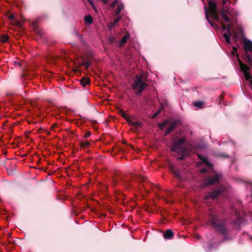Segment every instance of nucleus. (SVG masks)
<instances>
[{
  "label": "nucleus",
  "instance_id": "1",
  "mask_svg": "<svg viewBox=\"0 0 252 252\" xmlns=\"http://www.w3.org/2000/svg\"><path fill=\"white\" fill-rule=\"evenodd\" d=\"M209 221L212 228L214 231L222 237V242L230 240L229 229L223 220L218 218L214 211L210 210L209 212Z\"/></svg>",
  "mask_w": 252,
  "mask_h": 252
},
{
  "label": "nucleus",
  "instance_id": "2",
  "mask_svg": "<svg viewBox=\"0 0 252 252\" xmlns=\"http://www.w3.org/2000/svg\"><path fill=\"white\" fill-rule=\"evenodd\" d=\"M186 142L185 139L181 138L175 141L171 149V151L176 154L175 156L178 159H184L187 154V150L184 144Z\"/></svg>",
  "mask_w": 252,
  "mask_h": 252
},
{
  "label": "nucleus",
  "instance_id": "3",
  "mask_svg": "<svg viewBox=\"0 0 252 252\" xmlns=\"http://www.w3.org/2000/svg\"><path fill=\"white\" fill-rule=\"evenodd\" d=\"M144 77L142 75H136V78L132 84V88L136 90L135 94L136 95H140L143 90L148 86V85L143 81Z\"/></svg>",
  "mask_w": 252,
  "mask_h": 252
},
{
  "label": "nucleus",
  "instance_id": "4",
  "mask_svg": "<svg viewBox=\"0 0 252 252\" xmlns=\"http://www.w3.org/2000/svg\"><path fill=\"white\" fill-rule=\"evenodd\" d=\"M133 179L139 183V189L142 190L143 189L146 192H148L150 189H152L154 186L147 181L145 177L141 175L135 176Z\"/></svg>",
  "mask_w": 252,
  "mask_h": 252
},
{
  "label": "nucleus",
  "instance_id": "5",
  "mask_svg": "<svg viewBox=\"0 0 252 252\" xmlns=\"http://www.w3.org/2000/svg\"><path fill=\"white\" fill-rule=\"evenodd\" d=\"M222 179V175L220 173H215L214 175L209 177L204 180L203 187L209 186L219 184Z\"/></svg>",
  "mask_w": 252,
  "mask_h": 252
},
{
  "label": "nucleus",
  "instance_id": "6",
  "mask_svg": "<svg viewBox=\"0 0 252 252\" xmlns=\"http://www.w3.org/2000/svg\"><path fill=\"white\" fill-rule=\"evenodd\" d=\"M210 13L211 15V18L216 21L219 20V15L217 9V6L216 1L214 0H209L208 1Z\"/></svg>",
  "mask_w": 252,
  "mask_h": 252
},
{
  "label": "nucleus",
  "instance_id": "7",
  "mask_svg": "<svg viewBox=\"0 0 252 252\" xmlns=\"http://www.w3.org/2000/svg\"><path fill=\"white\" fill-rule=\"evenodd\" d=\"M223 190V187H221L220 189L215 190L213 192H210L207 195L204 197L205 200H207L209 198L215 199L218 196L220 195Z\"/></svg>",
  "mask_w": 252,
  "mask_h": 252
},
{
  "label": "nucleus",
  "instance_id": "8",
  "mask_svg": "<svg viewBox=\"0 0 252 252\" xmlns=\"http://www.w3.org/2000/svg\"><path fill=\"white\" fill-rule=\"evenodd\" d=\"M223 1V0H222ZM229 0H228V1L226 2V3L223 4V2H222V4L223 6V8H222V9L220 11V16L221 18L224 20L226 23H229L230 22V19L228 17V16L226 15V13H227V11L225 9V7H227V6L226 5L227 3L229 2Z\"/></svg>",
  "mask_w": 252,
  "mask_h": 252
},
{
  "label": "nucleus",
  "instance_id": "9",
  "mask_svg": "<svg viewBox=\"0 0 252 252\" xmlns=\"http://www.w3.org/2000/svg\"><path fill=\"white\" fill-rule=\"evenodd\" d=\"M244 48L246 52H252V42L249 39L245 38L244 40Z\"/></svg>",
  "mask_w": 252,
  "mask_h": 252
},
{
  "label": "nucleus",
  "instance_id": "10",
  "mask_svg": "<svg viewBox=\"0 0 252 252\" xmlns=\"http://www.w3.org/2000/svg\"><path fill=\"white\" fill-rule=\"evenodd\" d=\"M198 157L200 159H201L208 167L212 168L213 165L210 163L206 157H205L202 155H198Z\"/></svg>",
  "mask_w": 252,
  "mask_h": 252
},
{
  "label": "nucleus",
  "instance_id": "11",
  "mask_svg": "<svg viewBox=\"0 0 252 252\" xmlns=\"http://www.w3.org/2000/svg\"><path fill=\"white\" fill-rule=\"evenodd\" d=\"M174 236V233L171 229H167L163 234V237L167 239H170Z\"/></svg>",
  "mask_w": 252,
  "mask_h": 252
},
{
  "label": "nucleus",
  "instance_id": "12",
  "mask_svg": "<svg viewBox=\"0 0 252 252\" xmlns=\"http://www.w3.org/2000/svg\"><path fill=\"white\" fill-rule=\"evenodd\" d=\"M180 123V121L178 120H176L174 121H173L170 125V126L168 128L167 130L169 131L170 133L175 129L176 126L179 124Z\"/></svg>",
  "mask_w": 252,
  "mask_h": 252
},
{
  "label": "nucleus",
  "instance_id": "13",
  "mask_svg": "<svg viewBox=\"0 0 252 252\" xmlns=\"http://www.w3.org/2000/svg\"><path fill=\"white\" fill-rule=\"evenodd\" d=\"M239 62L240 67L244 73L247 72L250 70V67L247 65L244 64L241 61H239Z\"/></svg>",
  "mask_w": 252,
  "mask_h": 252
},
{
  "label": "nucleus",
  "instance_id": "14",
  "mask_svg": "<svg viewBox=\"0 0 252 252\" xmlns=\"http://www.w3.org/2000/svg\"><path fill=\"white\" fill-rule=\"evenodd\" d=\"M121 19V17L119 16L115 18L113 22H111L109 24L108 28L110 29L114 28L116 24H117L119 21Z\"/></svg>",
  "mask_w": 252,
  "mask_h": 252
},
{
  "label": "nucleus",
  "instance_id": "15",
  "mask_svg": "<svg viewBox=\"0 0 252 252\" xmlns=\"http://www.w3.org/2000/svg\"><path fill=\"white\" fill-rule=\"evenodd\" d=\"M130 125L132 126L135 128H137L142 126V123L140 121H133L130 122Z\"/></svg>",
  "mask_w": 252,
  "mask_h": 252
},
{
  "label": "nucleus",
  "instance_id": "16",
  "mask_svg": "<svg viewBox=\"0 0 252 252\" xmlns=\"http://www.w3.org/2000/svg\"><path fill=\"white\" fill-rule=\"evenodd\" d=\"M90 83V80L88 78H82L80 80V84L85 87L87 85L89 84Z\"/></svg>",
  "mask_w": 252,
  "mask_h": 252
},
{
  "label": "nucleus",
  "instance_id": "17",
  "mask_svg": "<svg viewBox=\"0 0 252 252\" xmlns=\"http://www.w3.org/2000/svg\"><path fill=\"white\" fill-rule=\"evenodd\" d=\"M129 37V35L128 34L125 35L123 37V38H122V39L121 40V41L120 42V45L121 46L124 45L126 44V42L127 40Z\"/></svg>",
  "mask_w": 252,
  "mask_h": 252
},
{
  "label": "nucleus",
  "instance_id": "18",
  "mask_svg": "<svg viewBox=\"0 0 252 252\" xmlns=\"http://www.w3.org/2000/svg\"><path fill=\"white\" fill-rule=\"evenodd\" d=\"M9 38V36L7 34H2L0 36V42L2 43L6 42Z\"/></svg>",
  "mask_w": 252,
  "mask_h": 252
},
{
  "label": "nucleus",
  "instance_id": "19",
  "mask_svg": "<svg viewBox=\"0 0 252 252\" xmlns=\"http://www.w3.org/2000/svg\"><path fill=\"white\" fill-rule=\"evenodd\" d=\"M221 25L222 27V28L224 30H226L227 32L229 33L230 32V25L229 24L226 25L225 24H224L222 22H221Z\"/></svg>",
  "mask_w": 252,
  "mask_h": 252
},
{
  "label": "nucleus",
  "instance_id": "20",
  "mask_svg": "<svg viewBox=\"0 0 252 252\" xmlns=\"http://www.w3.org/2000/svg\"><path fill=\"white\" fill-rule=\"evenodd\" d=\"M84 21H85L86 23H88L89 24H91L93 22V20L92 16L89 15L85 17Z\"/></svg>",
  "mask_w": 252,
  "mask_h": 252
},
{
  "label": "nucleus",
  "instance_id": "21",
  "mask_svg": "<svg viewBox=\"0 0 252 252\" xmlns=\"http://www.w3.org/2000/svg\"><path fill=\"white\" fill-rule=\"evenodd\" d=\"M231 35V32L229 33H224L223 37H224L226 43H230V36Z\"/></svg>",
  "mask_w": 252,
  "mask_h": 252
},
{
  "label": "nucleus",
  "instance_id": "22",
  "mask_svg": "<svg viewBox=\"0 0 252 252\" xmlns=\"http://www.w3.org/2000/svg\"><path fill=\"white\" fill-rule=\"evenodd\" d=\"M163 109V107L161 105L160 107L158 108V109L157 111V112L152 116V118L153 119L156 118L161 112V111Z\"/></svg>",
  "mask_w": 252,
  "mask_h": 252
},
{
  "label": "nucleus",
  "instance_id": "23",
  "mask_svg": "<svg viewBox=\"0 0 252 252\" xmlns=\"http://www.w3.org/2000/svg\"><path fill=\"white\" fill-rule=\"evenodd\" d=\"M90 142L88 141L80 142V146L81 148H86L90 146Z\"/></svg>",
  "mask_w": 252,
  "mask_h": 252
},
{
  "label": "nucleus",
  "instance_id": "24",
  "mask_svg": "<svg viewBox=\"0 0 252 252\" xmlns=\"http://www.w3.org/2000/svg\"><path fill=\"white\" fill-rule=\"evenodd\" d=\"M122 183L123 186H125L126 188L129 187L131 186L130 181L128 180L122 179Z\"/></svg>",
  "mask_w": 252,
  "mask_h": 252
},
{
  "label": "nucleus",
  "instance_id": "25",
  "mask_svg": "<svg viewBox=\"0 0 252 252\" xmlns=\"http://www.w3.org/2000/svg\"><path fill=\"white\" fill-rule=\"evenodd\" d=\"M205 16L206 18L207 19L208 22L210 23V24L213 26H215V24L213 22L211 21V20H210L209 12L208 10L207 9L205 11Z\"/></svg>",
  "mask_w": 252,
  "mask_h": 252
},
{
  "label": "nucleus",
  "instance_id": "26",
  "mask_svg": "<svg viewBox=\"0 0 252 252\" xmlns=\"http://www.w3.org/2000/svg\"><path fill=\"white\" fill-rule=\"evenodd\" d=\"M124 6L123 4L121 3L120 5H119L117 7V10L115 12L116 15H118L121 12V10L124 8Z\"/></svg>",
  "mask_w": 252,
  "mask_h": 252
},
{
  "label": "nucleus",
  "instance_id": "27",
  "mask_svg": "<svg viewBox=\"0 0 252 252\" xmlns=\"http://www.w3.org/2000/svg\"><path fill=\"white\" fill-rule=\"evenodd\" d=\"M203 103H204V102L203 101H196V102H194L193 104L195 107H196L198 108H201L202 107Z\"/></svg>",
  "mask_w": 252,
  "mask_h": 252
},
{
  "label": "nucleus",
  "instance_id": "28",
  "mask_svg": "<svg viewBox=\"0 0 252 252\" xmlns=\"http://www.w3.org/2000/svg\"><path fill=\"white\" fill-rule=\"evenodd\" d=\"M168 123H169L168 120H166L162 123L158 125L159 128L161 129H162L163 128V127L168 124Z\"/></svg>",
  "mask_w": 252,
  "mask_h": 252
},
{
  "label": "nucleus",
  "instance_id": "29",
  "mask_svg": "<svg viewBox=\"0 0 252 252\" xmlns=\"http://www.w3.org/2000/svg\"><path fill=\"white\" fill-rule=\"evenodd\" d=\"M34 31L36 34L38 35L40 37L42 36V32L36 26L34 27Z\"/></svg>",
  "mask_w": 252,
  "mask_h": 252
},
{
  "label": "nucleus",
  "instance_id": "30",
  "mask_svg": "<svg viewBox=\"0 0 252 252\" xmlns=\"http://www.w3.org/2000/svg\"><path fill=\"white\" fill-rule=\"evenodd\" d=\"M92 62L89 61L87 60L83 62L81 64L83 65H84L86 66L87 68H89V66L91 65Z\"/></svg>",
  "mask_w": 252,
  "mask_h": 252
},
{
  "label": "nucleus",
  "instance_id": "31",
  "mask_svg": "<svg viewBox=\"0 0 252 252\" xmlns=\"http://www.w3.org/2000/svg\"><path fill=\"white\" fill-rule=\"evenodd\" d=\"M215 245V243H214L212 241H210L208 242L207 245V248L209 251H211Z\"/></svg>",
  "mask_w": 252,
  "mask_h": 252
},
{
  "label": "nucleus",
  "instance_id": "32",
  "mask_svg": "<svg viewBox=\"0 0 252 252\" xmlns=\"http://www.w3.org/2000/svg\"><path fill=\"white\" fill-rule=\"evenodd\" d=\"M219 157L222 158H228V155L225 153L219 154L218 155Z\"/></svg>",
  "mask_w": 252,
  "mask_h": 252
},
{
  "label": "nucleus",
  "instance_id": "33",
  "mask_svg": "<svg viewBox=\"0 0 252 252\" xmlns=\"http://www.w3.org/2000/svg\"><path fill=\"white\" fill-rule=\"evenodd\" d=\"M118 0H114L111 3V7L112 8H114L115 7V5L118 3Z\"/></svg>",
  "mask_w": 252,
  "mask_h": 252
},
{
  "label": "nucleus",
  "instance_id": "34",
  "mask_svg": "<svg viewBox=\"0 0 252 252\" xmlns=\"http://www.w3.org/2000/svg\"><path fill=\"white\" fill-rule=\"evenodd\" d=\"M112 182L113 184V185L115 186V185H117L118 183V181L115 178H113L112 180Z\"/></svg>",
  "mask_w": 252,
  "mask_h": 252
},
{
  "label": "nucleus",
  "instance_id": "35",
  "mask_svg": "<svg viewBox=\"0 0 252 252\" xmlns=\"http://www.w3.org/2000/svg\"><path fill=\"white\" fill-rule=\"evenodd\" d=\"M235 214L238 217V219L235 223H237V222H239V223L241 221V218L239 217V215L237 211H235Z\"/></svg>",
  "mask_w": 252,
  "mask_h": 252
},
{
  "label": "nucleus",
  "instance_id": "36",
  "mask_svg": "<svg viewBox=\"0 0 252 252\" xmlns=\"http://www.w3.org/2000/svg\"><path fill=\"white\" fill-rule=\"evenodd\" d=\"M124 119L126 120V121L128 122L129 125L130 124V122H131V121H132L131 120L130 118L129 117V116L127 115L126 117H125Z\"/></svg>",
  "mask_w": 252,
  "mask_h": 252
},
{
  "label": "nucleus",
  "instance_id": "37",
  "mask_svg": "<svg viewBox=\"0 0 252 252\" xmlns=\"http://www.w3.org/2000/svg\"><path fill=\"white\" fill-rule=\"evenodd\" d=\"M91 134V132L90 131H87L86 132H85V134H84V137L85 138H87L88 137H89Z\"/></svg>",
  "mask_w": 252,
  "mask_h": 252
},
{
  "label": "nucleus",
  "instance_id": "38",
  "mask_svg": "<svg viewBox=\"0 0 252 252\" xmlns=\"http://www.w3.org/2000/svg\"><path fill=\"white\" fill-rule=\"evenodd\" d=\"M121 115L122 117H123L124 118L126 117L127 114L125 113L123 111H122L121 112Z\"/></svg>",
  "mask_w": 252,
  "mask_h": 252
},
{
  "label": "nucleus",
  "instance_id": "39",
  "mask_svg": "<svg viewBox=\"0 0 252 252\" xmlns=\"http://www.w3.org/2000/svg\"><path fill=\"white\" fill-rule=\"evenodd\" d=\"M124 197V195L122 193L120 194L119 196L118 197V199H122Z\"/></svg>",
  "mask_w": 252,
  "mask_h": 252
},
{
  "label": "nucleus",
  "instance_id": "40",
  "mask_svg": "<svg viewBox=\"0 0 252 252\" xmlns=\"http://www.w3.org/2000/svg\"><path fill=\"white\" fill-rule=\"evenodd\" d=\"M207 172V169H205V168H203V169H202L201 170H200V172L201 173H206Z\"/></svg>",
  "mask_w": 252,
  "mask_h": 252
},
{
  "label": "nucleus",
  "instance_id": "41",
  "mask_svg": "<svg viewBox=\"0 0 252 252\" xmlns=\"http://www.w3.org/2000/svg\"><path fill=\"white\" fill-rule=\"evenodd\" d=\"M90 4L93 7H94V4L93 1L92 0H87Z\"/></svg>",
  "mask_w": 252,
  "mask_h": 252
},
{
  "label": "nucleus",
  "instance_id": "42",
  "mask_svg": "<svg viewBox=\"0 0 252 252\" xmlns=\"http://www.w3.org/2000/svg\"><path fill=\"white\" fill-rule=\"evenodd\" d=\"M195 237L198 239H200L201 238V236L198 234H195Z\"/></svg>",
  "mask_w": 252,
  "mask_h": 252
},
{
  "label": "nucleus",
  "instance_id": "43",
  "mask_svg": "<svg viewBox=\"0 0 252 252\" xmlns=\"http://www.w3.org/2000/svg\"><path fill=\"white\" fill-rule=\"evenodd\" d=\"M109 41L110 42H113L114 41V37H110L109 39Z\"/></svg>",
  "mask_w": 252,
  "mask_h": 252
},
{
  "label": "nucleus",
  "instance_id": "44",
  "mask_svg": "<svg viewBox=\"0 0 252 252\" xmlns=\"http://www.w3.org/2000/svg\"><path fill=\"white\" fill-rule=\"evenodd\" d=\"M170 133V132L169 131H168L167 129V130L164 133V135L165 136H167V135H168Z\"/></svg>",
  "mask_w": 252,
  "mask_h": 252
},
{
  "label": "nucleus",
  "instance_id": "45",
  "mask_svg": "<svg viewBox=\"0 0 252 252\" xmlns=\"http://www.w3.org/2000/svg\"><path fill=\"white\" fill-rule=\"evenodd\" d=\"M9 19L11 20H13L14 19V16L13 15L11 14L9 16Z\"/></svg>",
  "mask_w": 252,
  "mask_h": 252
},
{
  "label": "nucleus",
  "instance_id": "46",
  "mask_svg": "<svg viewBox=\"0 0 252 252\" xmlns=\"http://www.w3.org/2000/svg\"><path fill=\"white\" fill-rule=\"evenodd\" d=\"M108 0H102V2H103V3L104 4H107V3H108Z\"/></svg>",
  "mask_w": 252,
  "mask_h": 252
},
{
  "label": "nucleus",
  "instance_id": "47",
  "mask_svg": "<svg viewBox=\"0 0 252 252\" xmlns=\"http://www.w3.org/2000/svg\"><path fill=\"white\" fill-rule=\"evenodd\" d=\"M220 98L221 99H222L223 98V97H224V95H223V94H221L220 95Z\"/></svg>",
  "mask_w": 252,
  "mask_h": 252
},
{
  "label": "nucleus",
  "instance_id": "48",
  "mask_svg": "<svg viewBox=\"0 0 252 252\" xmlns=\"http://www.w3.org/2000/svg\"><path fill=\"white\" fill-rule=\"evenodd\" d=\"M93 8H94V9L95 12H98L97 10L96 9V8L94 6V7H93Z\"/></svg>",
  "mask_w": 252,
  "mask_h": 252
},
{
  "label": "nucleus",
  "instance_id": "49",
  "mask_svg": "<svg viewBox=\"0 0 252 252\" xmlns=\"http://www.w3.org/2000/svg\"><path fill=\"white\" fill-rule=\"evenodd\" d=\"M228 1V0H223V4L226 3V2Z\"/></svg>",
  "mask_w": 252,
  "mask_h": 252
},
{
  "label": "nucleus",
  "instance_id": "50",
  "mask_svg": "<svg viewBox=\"0 0 252 252\" xmlns=\"http://www.w3.org/2000/svg\"><path fill=\"white\" fill-rule=\"evenodd\" d=\"M233 50H235V51H236L237 50V48L236 47H233Z\"/></svg>",
  "mask_w": 252,
  "mask_h": 252
}]
</instances>
